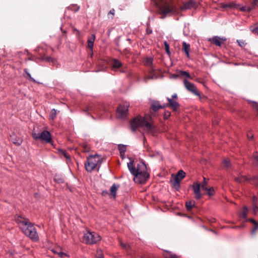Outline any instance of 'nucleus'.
<instances>
[{"instance_id": "obj_30", "label": "nucleus", "mask_w": 258, "mask_h": 258, "mask_svg": "<svg viewBox=\"0 0 258 258\" xmlns=\"http://www.w3.org/2000/svg\"><path fill=\"white\" fill-rule=\"evenodd\" d=\"M56 110L54 109H52L49 115V119L53 120L56 117Z\"/></svg>"}, {"instance_id": "obj_19", "label": "nucleus", "mask_w": 258, "mask_h": 258, "mask_svg": "<svg viewBox=\"0 0 258 258\" xmlns=\"http://www.w3.org/2000/svg\"><path fill=\"white\" fill-rule=\"evenodd\" d=\"M122 66L121 62L117 59H113L111 62V66L113 69H118Z\"/></svg>"}, {"instance_id": "obj_28", "label": "nucleus", "mask_w": 258, "mask_h": 258, "mask_svg": "<svg viewBox=\"0 0 258 258\" xmlns=\"http://www.w3.org/2000/svg\"><path fill=\"white\" fill-rule=\"evenodd\" d=\"M249 3L252 10L258 7V0H249Z\"/></svg>"}, {"instance_id": "obj_57", "label": "nucleus", "mask_w": 258, "mask_h": 258, "mask_svg": "<svg viewBox=\"0 0 258 258\" xmlns=\"http://www.w3.org/2000/svg\"><path fill=\"white\" fill-rule=\"evenodd\" d=\"M46 60L48 61L51 60V58L50 57H47Z\"/></svg>"}, {"instance_id": "obj_47", "label": "nucleus", "mask_w": 258, "mask_h": 258, "mask_svg": "<svg viewBox=\"0 0 258 258\" xmlns=\"http://www.w3.org/2000/svg\"><path fill=\"white\" fill-rule=\"evenodd\" d=\"M248 221L252 223L254 225H256L257 224H258V222H257L256 221H255L254 220H253V219H249L248 220Z\"/></svg>"}, {"instance_id": "obj_48", "label": "nucleus", "mask_w": 258, "mask_h": 258, "mask_svg": "<svg viewBox=\"0 0 258 258\" xmlns=\"http://www.w3.org/2000/svg\"><path fill=\"white\" fill-rule=\"evenodd\" d=\"M153 78H154V77H153V76H147V77H146L145 78V80L146 81H147L148 80H149V79H153Z\"/></svg>"}, {"instance_id": "obj_46", "label": "nucleus", "mask_w": 258, "mask_h": 258, "mask_svg": "<svg viewBox=\"0 0 258 258\" xmlns=\"http://www.w3.org/2000/svg\"><path fill=\"white\" fill-rule=\"evenodd\" d=\"M253 211L254 214H256V213L258 211V206L256 205V204H253Z\"/></svg>"}, {"instance_id": "obj_17", "label": "nucleus", "mask_w": 258, "mask_h": 258, "mask_svg": "<svg viewBox=\"0 0 258 258\" xmlns=\"http://www.w3.org/2000/svg\"><path fill=\"white\" fill-rule=\"evenodd\" d=\"M119 185H116L115 184H113L110 187V193L109 195L110 196L113 197L114 199H115L116 197V191Z\"/></svg>"}, {"instance_id": "obj_50", "label": "nucleus", "mask_w": 258, "mask_h": 258, "mask_svg": "<svg viewBox=\"0 0 258 258\" xmlns=\"http://www.w3.org/2000/svg\"><path fill=\"white\" fill-rule=\"evenodd\" d=\"M58 255L61 257H63L64 256L66 255V254L64 253H63L62 252H60L59 253H58Z\"/></svg>"}, {"instance_id": "obj_10", "label": "nucleus", "mask_w": 258, "mask_h": 258, "mask_svg": "<svg viewBox=\"0 0 258 258\" xmlns=\"http://www.w3.org/2000/svg\"><path fill=\"white\" fill-rule=\"evenodd\" d=\"M184 86L185 88L189 92H191L192 93L195 94V95L200 96V93L198 91L196 87L194 85V84L190 83L186 80H184L183 81Z\"/></svg>"}, {"instance_id": "obj_24", "label": "nucleus", "mask_w": 258, "mask_h": 258, "mask_svg": "<svg viewBox=\"0 0 258 258\" xmlns=\"http://www.w3.org/2000/svg\"><path fill=\"white\" fill-rule=\"evenodd\" d=\"M177 76H182L188 79H192L189 73L186 71H178L177 72Z\"/></svg>"}, {"instance_id": "obj_60", "label": "nucleus", "mask_w": 258, "mask_h": 258, "mask_svg": "<svg viewBox=\"0 0 258 258\" xmlns=\"http://www.w3.org/2000/svg\"><path fill=\"white\" fill-rule=\"evenodd\" d=\"M1 188H0V194L1 193Z\"/></svg>"}, {"instance_id": "obj_51", "label": "nucleus", "mask_w": 258, "mask_h": 258, "mask_svg": "<svg viewBox=\"0 0 258 258\" xmlns=\"http://www.w3.org/2000/svg\"><path fill=\"white\" fill-rule=\"evenodd\" d=\"M114 12H115V11L114 9H112L108 13V15H114Z\"/></svg>"}, {"instance_id": "obj_12", "label": "nucleus", "mask_w": 258, "mask_h": 258, "mask_svg": "<svg viewBox=\"0 0 258 258\" xmlns=\"http://www.w3.org/2000/svg\"><path fill=\"white\" fill-rule=\"evenodd\" d=\"M197 4L194 0H188L181 7L182 10H187L197 7Z\"/></svg>"}, {"instance_id": "obj_54", "label": "nucleus", "mask_w": 258, "mask_h": 258, "mask_svg": "<svg viewBox=\"0 0 258 258\" xmlns=\"http://www.w3.org/2000/svg\"><path fill=\"white\" fill-rule=\"evenodd\" d=\"M27 73V75H28V76L29 77V78L31 80H34L31 77L30 74L29 73Z\"/></svg>"}, {"instance_id": "obj_56", "label": "nucleus", "mask_w": 258, "mask_h": 258, "mask_svg": "<svg viewBox=\"0 0 258 258\" xmlns=\"http://www.w3.org/2000/svg\"><path fill=\"white\" fill-rule=\"evenodd\" d=\"M147 33H148V34H150V33H152V31H151V30H149V29H147Z\"/></svg>"}, {"instance_id": "obj_53", "label": "nucleus", "mask_w": 258, "mask_h": 258, "mask_svg": "<svg viewBox=\"0 0 258 258\" xmlns=\"http://www.w3.org/2000/svg\"><path fill=\"white\" fill-rule=\"evenodd\" d=\"M92 110V107L91 106H88L87 107L86 110H85V111H89V110Z\"/></svg>"}, {"instance_id": "obj_16", "label": "nucleus", "mask_w": 258, "mask_h": 258, "mask_svg": "<svg viewBox=\"0 0 258 258\" xmlns=\"http://www.w3.org/2000/svg\"><path fill=\"white\" fill-rule=\"evenodd\" d=\"M190 45L185 42L182 43V49L185 52L187 58H189Z\"/></svg>"}, {"instance_id": "obj_2", "label": "nucleus", "mask_w": 258, "mask_h": 258, "mask_svg": "<svg viewBox=\"0 0 258 258\" xmlns=\"http://www.w3.org/2000/svg\"><path fill=\"white\" fill-rule=\"evenodd\" d=\"M16 221L23 233L34 241L39 240L36 229L28 219L22 216L16 217Z\"/></svg>"}, {"instance_id": "obj_22", "label": "nucleus", "mask_w": 258, "mask_h": 258, "mask_svg": "<svg viewBox=\"0 0 258 258\" xmlns=\"http://www.w3.org/2000/svg\"><path fill=\"white\" fill-rule=\"evenodd\" d=\"M239 7V4H236L235 3L232 2L228 4H225L223 5V8H231V9H237V8Z\"/></svg>"}, {"instance_id": "obj_11", "label": "nucleus", "mask_w": 258, "mask_h": 258, "mask_svg": "<svg viewBox=\"0 0 258 258\" xmlns=\"http://www.w3.org/2000/svg\"><path fill=\"white\" fill-rule=\"evenodd\" d=\"M192 188L195 194V198L197 200H200L202 198V194L201 190V186L200 183L199 182H194L192 185Z\"/></svg>"}, {"instance_id": "obj_40", "label": "nucleus", "mask_w": 258, "mask_h": 258, "mask_svg": "<svg viewBox=\"0 0 258 258\" xmlns=\"http://www.w3.org/2000/svg\"><path fill=\"white\" fill-rule=\"evenodd\" d=\"M250 180L251 181V183L252 184L258 186V178L256 177H253L252 178L250 179Z\"/></svg>"}, {"instance_id": "obj_27", "label": "nucleus", "mask_w": 258, "mask_h": 258, "mask_svg": "<svg viewBox=\"0 0 258 258\" xmlns=\"http://www.w3.org/2000/svg\"><path fill=\"white\" fill-rule=\"evenodd\" d=\"M58 152L61 156H63L67 159L70 160V156H69V154L65 150H59Z\"/></svg>"}, {"instance_id": "obj_38", "label": "nucleus", "mask_w": 258, "mask_h": 258, "mask_svg": "<svg viewBox=\"0 0 258 258\" xmlns=\"http://www.w3.org/2000/svg\"><path fill=\"white\" fill-rule=\"evenodd\" d=\"M120 244L122 248L126 249V250L128 249L130 247V246L128 244L124 243L121 241H120Z\"/></svg>"}, {"instance_id": "obj_42", "label": "nucleus", "mask_w": 258, "mask_h": 258, "mask_svg": "<svg viewBox=\"0 0 258 258\" xmlns=\"http://www.w3.org/2000/svg\"><path fill=\"white\" fill-rule=\"evenodd\" d=\"M71 9V10H73L75 12H77V11H78L79 10V7H78L77 5H73L72 7H69V9Z\"/></svg>"}, {"instance_id": "obj_13", "label": "nucleus", "mask_w": 258, "mask_h": 258, "mask_svg": "<svg viewBox=\"0 0 258 258\" xmlns=\"http://www.w3.org/2000/svg\"><path fill=\"white\" fill-rule=\"evenodd\" d=\"M225 40V39L220 38L218 36H214L209 39L210 42L218 46H220Z\"/></svg>"}, {"instance_id": "obj_29", "label": "nucleus", "mask_w": 258, "mask_h": 258, "mask_svg": "<svg viewBox=\"0 0 258 258\" xmlns=\"http://www.w3.org/2000/svg\"><path fill=\"white\" fill-rule=\"evenodd\" d=\"M223 166L225 168H228L230 167V162L228 158H225L223 160L222 163Z\"/></svg>"}, {"instance_id": "obj_3", "label": "nucleus", "mask_w": 258, "mask_h": 258, "mask_svg": "<svg viewBox=\"0 0 258 258\" xmlns=\"http://www.w3.org/2000/svg\"><path fill=\"white\" fill-rule=\"evenodd\" d=\"M127 167L131 173L134 175V180L136 183H143L149 178V173L147 171V167L144 162H139L137 167L134 168L133 161H131L127 163Z\"/></svg>"}, {"instance_id": "obj_4", "label": "nucleus", "mask_w": 258, "mask_h": 258, "mask_svg": "<svg viewBox=\"0 0 258 258\" xmlns=\"http://www.w3.org/2000/svg\"><path fill=\"white\" fill-rule=\"evenodd\" d=\"M161 14L166 15L176 14L177 9L173 7L172 5L167 0H161L159 3H156Z\"/></svg>"}, {"instance_id": "obj_36", "label": "nucleus", "mask_w": 258, "mask_h": 258, "mask_svg": "<svg viewBox=\"0 0 258 258\" xmlns=\"http://www.w3.org/2000/svg\"><path fill=\"white\" fill-rule=\"evenodd\" d=\"M165 256L166 258H178V256H177L176 254L171 253H167Z\"/></svg>"}, {"instance_id": "obj_8", "label": "nucleus", "mask_w": 258, "mask_h": 258, "mask_svg": "<svg viewBox=\"0 0 258 258\" xmlns=\"http://www.w3.org/2000/svg\"><path fill=\"white\" fill-rule=\"evenodd\" d=\"M185 173L180 170L177 173L174 175H172V178L173 180L171 181L172 186L177 190H178L180 187V182L185 177Z\"/></svg>"}, {"instance_id": "obj_41", "label": "nucleus", "mask_w": 258, "mask_h": 258, "mask_svg": "<svg viewBox=\"0 0 258 258\" xmlns=\"http://www.w3.org/2000/svg\"><path fill=\"white\" fill-rule=\"evenodd\" d=\"M164 43V45H165V47L166 52H167V53L169 54L170 53V52L169 50V45L166 41H165Z\"/></svg>"}, {"instance_id": "obj_18", "label": "nucleus", "mask_w": 258, "mask_h": 258, "mask_svg": "<svg viewBox=\"0 0 258 258\" xmlns=\"http://www.w3.org/2000/svg\"><path fill=\"white\" fill-rule=\"evenodd\" d=\"M237 10H239L240 11L249 13L251 12L252 10V7H250V5H245L244 6H242L239 4V7L237 8Z\"/></svg>"}, {"instance_id": "obj_39", "label": "nucleus", "mask_w": 258, "mask_h": 258, "mask_svg": "<svg viewBox=\"0 0 258 258\" xmlns=\"http://www.w3.org/2000/svg\"><path fill=\"white\" fill-rule=\"evenodd\" d=\"M96 258H104L101 250H98L97 251Z\"/></svg>"}, {"instance_id": "obj_58", "label": "nucleus", "mask_w": 258, "mask_h": 258, "mask_svg": "<svg viewBox=\"0 0 258 258\" xmlns=\"http://www.w3.org/2000/svg\"><path fill=\"white\" fill-rule=\"evenodd\" d=\"M179 76H177V75H174L173 76V77L174 78H176L177 77H178Z\"/></svg>"}, {"instance_id": "obj_26", "label": "nucleus", "mask_w": 258, "mask_h": 258, "mask_svg": "<svg viewBox=\"0 0 258 258\" xmlns=\"http://www.w3.org/2000/svg\"><path fill=\"white\" fill-rule=\"evenodd\" d=\"M195 201H189L186 202V208L188 211H190L192 208L195 206Z\"/></svg>"}, {"instance_id": "obj_49", "label": "nucleus", "mask_w": 258, "mask_h": 258, "mask_svg": "<svg viewBox=\"0 0 258 258\" xmlns=\"http://www.w3.org/2000/svg\"><path fill=\"white\" fill-rule=\"evenodd\" d=\"M247 137L249 139H252L253 138V135L251 133H249L247 134Z\"/></svg>"}, {"instance_id": "obj_32", "label": "nucleus", "mask_w": 258, "mask_h": 258, "mask_svg": "<svg viewBox=\"0 0 258 258\" xmlns=\"http://www.w3.org/2000/svg\"><path fill=\"white\" fill-rule=\"evenodd\" d=\"M248 213V209L247 207H244L242 209V212H241V216L244 218L246 219L247 217V214Z\"/></svg>"}, {"instance_id": "obj_23", "label": "nucleus", "mask_w": 258, "mask_h": 258, "mask_svg": "<svg viewBox=\"0 0 258 258\" xmlns=\"http://www.w3.org/2000/svg\"><path fill=\"white\" fill-rule=\"evenodd\" d=\"M208 179L204 177L203 181L201 184L202 190H206L208 189Z\"/></svg>"}, {"instance_id": "obj_7", "label": "nucleus", "mask_w": 258, "mask_h": 258, "mask_svg": "<svg viewBox=\"0 0 258 258\" xmlns=\"http://www.w3.org/2000/svg\"><path fill=\"white\" fill-rule=\"evenodd\" d=\"M33 138L35 140H41L46 143H50L51 141V136L48 131H44L40 133H33Z\"/></svg>"}, {"instance_id": "obj_34", "label": "nucleus", "mask_w": 258, "mask_h": 258, "mask_svg": "<svg viewBox=\"0 0 258 258\" xmlns=\"http://www.w3.org/2000/svg\"><path fill=\"white\" fill-rule=\"evenodd\" d=\"M253 163L255 164L258 165V153L255 152L253 155Z\"/></svg>"}, {"instance_id": "obj_35", "label": "nucleus", "mask_w": 258, "mask_h": 258, "mask_svg": "<svg viewBox=\"0 0 258 258\" xmlns=\"http://www.w3.org/2000/svg\"><path fill=\"white\" fill-rule=\"evenodd\" d=\"M206 190H207V194L209 196H213L215 194L214 189L213 187H210L208 188Z\"/></svg>"}, {"instance_id": "obj_45", "label": "nucleus", "mask_w": 258, "mask_h": 258, "mask_svg": "<svg viewBox=\"0 0 258 258\" xmlns=\"http://www.w3.org/2000/svg\"><path fill=\"white\" fill-rule=\"evenodd\" d=\"M254 225V227H253V228L252 229V230H251V232L252 234H254L255 233V232L257 229V227H258V224H257L256 225Z\"/></svg>"}, {"instance_id": "obj_59", "label": "nucleus", "mask_w": 258, "mask_h": 258, "mask_svg": "<svg viewBox=\"0 0 258 258\" xmlns=\"http://www.w3.org/2000/svg\"><path fill=\"white\" fill-rule=\"evenodd\" d=\"M256 200V198L255 197H253V202H255V201Z\"/></svg>"}, {"instance_id": "obj_14", "label": "nucleus", "mask_w": 258, "mask_h": 258, "mask_svg": "<svg viewBox=\"0 0 258 258\" xmlns=\"http://www.w3.org/2000/svg\"><path fill=\"white\" fill-rule=\"evenodd\" d=\"M168 103V106H170L173 111H176L179 107V103L176 101L173 100L172 99L167 98Z\"/></svg>"}, {"instance_id": "obj_43", "label": "nucleus", "mask_w": 258, "mask_h": 258, "mask_svg": "<svg viewBox=\"0 0 258 258\" xmlns=\"http://www.w3.org/2000/svg\"><path fill=\"white\" fill-rule=\"evenodd\" d=\"M171 113L168 111H166L164 112V118L165 119H168L170 116Z\"/></svg>"}, {"instance_id": "obj_21", "label": "nucleus", "mask_w": 258, "mask_h": 258, "mask_svg": "<svg viewBox=\"0 0 258 258\" xmlns=\"http://www.w3.org/2000/svg\"><path fill=\"white\" fill-rule=\"evenodd\" d=\"M249 180L250 179L247 177L243 175H240L235 178V180L239 183H242L246 181H249Z\"/></svg>"}, {"instance_id": "obj_6", "label": "nucleus", "mask_w": 258, "mask_h": 258, "mask_svg": "<svg viewBox=\"0 0 258 258\" xmlns=\"http://www.w3.org/2000/svg\"><path fill=\"white\" fill-rule=\"evenodd\" d=\"M83 240L86 244H92L100 241L101 237L95 232L87 231L84 234Z\"/></svg>"}, {"instance_id": "obj_52", "label": "nucleus", "mask_w": 258, "mask_h": 258, "mask_svg": "<svg viewBox=\"0 0 258 258\" xmlns=\"http://www.w3.org/2000/svg\"><path fill=\"white\" fill-rule=\"evenodd\" d=\"M107 194H108V191L106 190H103L102 192V195L103 196H105Z\"/></svg>"}, {"instance_id": "obj_55", "label": "nucleus", "mask_w": 258, "mask_h": 258, "mask_svg": "<svg viewBox=\"0 0 258 258\" xmlns=\"http://www.w3.org/2000/svg\"><path fill=\"white\" fill-rule=\"evenodd\" d=\"M172 97L173 98H174V99L177 98V94H174L172 95Z\"/></svg>"}, {"instance_id": "obj_44", "label": "nucleus", "mask_w": 258, "mask_h": 258, "mask_svg": "<svg viewBox=\"0 0 258 258\" xmlns=\"http://www.w3.org/2000/svg\"><path fill=\"white\" fill-rule=\"evenodd\" d=\"M84 152H88L90 151V147L87 144H85L83 145Z\"/></svg>"}, {"instance_id": "obj_33", "label": "nucleus", "mask_w": 258, "mask_h": 258, "mask_svg": "<svg viewBox=\"0 0 258 258\" xmlns=\"http://www.w3.org/2000/svg\"><path fill=\"white\" fill-rule=\"evenodd\" d=\"M13 143L17 146H19L22 144V140L20 138L15 139L13 140Z\"/></svg>"}, {"instance_id": "obj_9", "label": "nucleus", "mask_w": 258, "mask_h": 258, "mask_svg": "<svg viewBox=\"0 0 258 258\" xmlns=\"http://www.w3.org/2000/svg\"><path fill=\"white\" fill-rule=\"evenodd\" d=\"M128 107L129 105L127 103L119 105L116 110L117 117L120 118L126 117L128 113Z\"/></svg>"}, {"instance_id": "obj_20", "label": "nucleus", "mask_w": 258, "mask_h": 258, "mask_svg": "<svg viewBox=\"0 0 258 258\" xmlns=\"http://www.w3.org/2000/svg\"><path fill=\"white\" fill-rule=\"evenodd\" d=\"M95 39V35H92V37L89 38L88 40V47L89 48L92 49L94 45V42Z\"/></svg>"}, {"instance_id": "obj_37", "label": "nucleus", "mask_w": 258, "mask_h": 258, "mask_svg": "<svg viewBox=\"0 0 258 258\" xmlns=\"http://www.w3.org/2000/svg\"><path fill=\"white\" fill-rule=\"evenodd\" d=\"M237 42H238L239 45L241 47H243L246 44V43L243 40H237Z\"/></svg>"}, {"instance_id": "obj_15", "label": "nucleus", "mask_w": 258, "mask_h": 258, "mask_svg": "<svg viewBox=\"0 0 258 258\" xmlns=\"http://www.w3.org/2000/svg\"><path fill=\"white\" fill-rule=\"evenodd\" d=\"M167 106H168V104H165L163 105H161L159 103V102H158V101H155V102H153V103L152 104V109L154 111H156L158 110H159V109L164 108Z\"/></svg>"}, {"instance_id": "obj_31", "label": "nucleus", "mask_w": 258, "mask_h": 258, "mask_svg": "<svg viewBox=\"0 0 258 258\" xmlns=\"http://www.w3.org/2000/svg\"><path fill=\"white\" fill-rule=\"evenodd\" d=\"M118 149L120 151V154L122 155L124 154L126 151V146L123 145H119Z\"/></svg>"}, {"instance_id": "obj_5", "label": "nucleus", "mask_w": 258, "mask_h": 258, "mask_svg": "<svg viewBox=\"0 0 258 258\" xmlns=\"http://www.w3.org/2000/svg\"><path fill=\"white\" fill-rule=\"evenodd\" d=\"M101 163V157L98 155H90L87 158L85 166L86 170L91 172Z\"/></svg>"}, {"instance_id": "obj_1", "label": "nucleus", "mask_w": 258, "mask_h": 258, "mask_svg": "<svg viewBox=\"0 0 258 258\" xmlns=\"http://www.w3.org/2000/svg\"><path fill=\"white\" fill-rule=\"evenodd\" d=\"M130 126L134 132L139 127H141L144 131L152 134L156 132V127L153 124L151 116L149 114H146L143 117L139 115L134 118L131 121Z\"/></svg>"}, {"instance_id": "obj_25", "label": "nucleus", "mask_w": 258, "mask_h": 258, "mask_svg": "<svg viewBox=\"0 0 258 258\" xmlns=\"http://www.w3.org/2000/svg\"><path fill=\"white\" fill-rule=\"evenodd\" d=\"M153 59L151 57H147L144 59V64L146 66L152 67L153 63Z\"/></svg>"}]
</instances>
